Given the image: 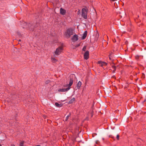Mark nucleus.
<instances>
[{
  "mask_svg": "<svg viewBox=\"0 0 146 146\" xmlns=\"http://www.w3.org/2000/svg\"><path fill=\"white\" fill-rule=\"evenodd\" d=\"M74 31V30L72 29L69 28L65 33L64 35L67 38H69L70 36L73 34Z\"/></svg>",
  "mask_w": 146,
  "mask_h": 146,
  "instance_id": "obj_1",
  "label": "nucleus"
},
{
  "mask_svg": "<svg viewBox=\"0 0 146 146\" xmlns=\"http://www.w3.org/2000/svg\"><path fill=\"white\" fill-rule=\"evenodd\" d=\"M73 81L72 79L70 78V81L68 84H64L63 85V86L64 87H67L66 88H69V90L71 88V86L73 84Z\"/></svg>",
  "mask_w": 146,
  "mask_h": 146,
  "instance_id": "obj_2",
  "label": "nucleus"
},
{
  "mask_svg": "<svg viewBox=\"0 0 146 146\" xmlns=\"http://www.w3.org/2000/svg\"><path fill=\"white\" fill-rule=\"evenodd\" d=\"M63 50V48L61 46L58 48L54 52L55 54L56 55H59L62 52Z\"/></svg>",
  "mask_w": 146,
  "mask_h": 146,
  "instance_id": "obj_3",
  "label": "nucleus"
},
{
  "mask_svg": "<svg viewBox=\"0 0 146 146\" xmlns=\"http://www.w3.org/2000/svg\"><path fill=\"white\" fill-rule=\"evenodd\" d=\"M87 10L85 8H83L82 10V16L85 19L87 18Z\"/></svg>",
  "mask_w": 146,
  "mask_h": 146,
  "instance_id": "obj_4",
  "label": "nucleus"
},
{
  "mask_svg": "<svg viewBox=\"0 0 146 146\" xmlns=\"http://www.w3.org/2000/svg\"><path fill=\"white\" fill-rule=\"evenodd\" d=\"M98 64L100 65V66L102 67L104 69H105V68L104 67L106 66L107 64V63L106 62H103L101 61H98Z\"/></svg>",
  "mask_w": 146,
  "mask_h": 146,
  "instance_id": "obj_5",
  "label": "nucleus"
},
{
  "mask_svg": "<svg viewBox=\"0 0 146 146\" xmlns=\"http://www.w3.org/2000/svg\"><path fill=\"white\" fill-rule=\"evenodd\" d=\"M84 58L85 59H88L89 57V52L87 50L85 51L84 54Z\"/></svg>",
  "mask_w": 146,
  "mask_h": 146,
  "instance_id": "obj_6",
  "label": "nucleus"
},
{
  "mask_svg": "<svg viewBox=\"0 0 146 146\" xmlns=\"http://www.w3.org/2000/svg\"><path fill=\"white\" fill-rule=\"evenodd\" d=\"M71 39L73 42H75L78 40V36L76 35H75L73 36Z\"/></svg>",
  "mask_w": 146,
  "mask_h": 146,
  "instance_id": "obj_7",
  "label": "nucleus"
},
{
  "mask_svg": "<svg viewBox=\"0 0 146 146\" xmlns=\"http://www.w3.org/2000/svg\"><path fill=\"white\" fill-rule=\"evenodd\" d=\"M87 33L88 32L87 31H84L83 34L81 38L82 40H84L86 38L87 35Z\"/></svg>",
  "mask_w": 146,
  "mask_h": 146,
  "instance_id": "obj_8",
  "label": "nucleus"
},
{
  "mask_svg": "<svg viewBox=\"0 0 146 146\" xmlns=\"http://www.w3.org/2000/svg\"><path fill=\"white\" fill-rule=\"evenodd\" d=\"M69 90V88H62L58 90L59 92H65Z\"/></svg>",
  "mask_w": 146,
  "mask_h": 146,
  "instance_id": "obj_9",
  "label": "nucleus"
},
{
  "mask_svg": "<svg viewBox=\"0 0 146 146\" xmlns=\"http://www.w3.org/2000/svg\"><path fill=\"white\" fill-rule=\"evenodd\" d=\"M60 12L61 14L64 15L66 14V11L65 9L61 8L60 9Z\"/></svg>",
  "mask_w": 146,
  "mask_h": 146,
  "instance_id": "obj_10",
  "label": "nucleus"
},
{
  "mask_svg": "<svg viewBox=\"0 0 146 146\" xmlns=\"http://www.w3.org/2000/svg\"><path fill=\"white\" fill-rule=\"evenodd\" d=\"M81 84V82L80 81H79L77 84V87L78 89H79L80 88Z\"/></svg>",
  "mask_w": 146,
  "mask_h": 146,
  "instance_id": "obj_11",
  "label": "nucleus"
},
{
  "mask_svg": "<svg viewBox=\"0 0 146 146\" xmlns=\"http://www.w3.org/2000/svg\"><path fill=\"white\" fill-rule=\"evenodd\" d=\"M55 106L57 107H60L62 106L61 104H59L58 103L56 102L55 103Z\"/></svg>",
  "mask_w": 146,
  "mask_h": 146,
  "instance_id": "obj_12",
  "label": "nucleus"
},
{
  "mask_svg": "<svg viewBox=\"0 0 146 146\" xmlns=\"http://www.w3.org/2000/svg\"><path fill=\"white\" fill-rule=\"evenodd\" d=\"M112 68L113 69V73L115 72V71L116 70V66L114 65L112 66Z\"/></svg>",
  "mask_w": 146,
  "mask_h": 146,
  "instance_id": "obj_13",
  "label": "nucleus"
},
{
  "mask_svg": "<svg viewBox=\"0 0 146 146\" xmlns=\"http://www.w3.org/2000/svg\"><path fill=\"white\" fill-rule=\"evenodd\" d=\"M75 100V98H72L71 100H70L69 102L68 103L69 104H71Z\"/></svg>",
  "mask_w": 146,
  "mask_h": 146,
  "instance_id": "obj_14",
  "label": "nucleus"
},
{
  "mask_svg": "<svg viewBox=\"0 0 146 146\" xmlns=\"http://www.w3.org/2000/svg\"><path fill=\"white\" fill-rule=\"evenodd\" d=\"M86 46H84L82 48V51H85L86 50Z\"/></svg>",
  "mask_w": 146,
  "mask_h": 146,
  "instance_id": "obj_15",
  "label": "nucleus"
},
{
  "mask_svg": "<svg viewBox=\"0 0 146 146\" xmlns=\"http://www.w3.org/2000/svg\"><path fill=\"white\" fill-rule=\"evenodd\" d=\"M70 114H69V115H67L66 116V119L65 120V121H66L68 120V118L69 117V116H70Z\"/></svg>",
  "mask_w": 146,
  "mask_h": 146,
  "instance_id": "obj_16",
  "label": "nucleus"
},
{
  "mask_svg": "<svg viewBox=\"0 0 146 146\" xmlns=\"http://www.w3.org/2000/svg\"><path fill=\"white\" fill-rule=\"evenodd\" d=\"M51 59L52 61L53 62H55L56 61V60L54 58H52Z\"/></svg>",
  "mask_w": 146,
  "mask_h": 146,
  "instance_id": "obj_17",
  "label": "nucleus"
},
{
  "mask_svg": "<svg viewBox=\"0 0 146 146\" xmlns=\"http://www.w3.org/2000/svg\"><path fill=\"white\" fill-rule=\"evenodd\" d=\"M24 142L23 141L21 142L20 144V146H23Z\"/></svg>",
  "mask_w": 146,
  "mask_h": 146,
  "instance_id": "obj_18",
  "label": "nucleus"
},
{
  "mask_svg": "<svg viewBox=\"0 0 146 146\" xmlns=\"http://www.w3.org/2000/svg\"><path fill=\"white\" fill-rule=\"evenodd\" d=\"M119 135H117V136H116V138L118 140L119 139Z\"/></svg>",
  "mask_w": 146,
  "mask_h": 146,
  "instance_id": "obj_19",
  "label": "nucleus"
},
{
  "mask_svg": "<svg viewBox=\"0 0 146 146\" xmlns=\"http://www.w3.org/2000/svg\"><path fill=\"white\" fill-rule=\"evenodd\" d=\"M109 59H110V60H111V57H110V56L109 57Z\"/></svg>",
  "mask_w": 146,
  "mask_h": 146,
  "instance_id": "obj_20",
  "label": "nucleus"
},
{
  "mask_svg": "<svg viewBox=\"0 0 146 146\" xmlns=\"http://www.w3.org/2000/svg\"><path fill=\"white\" fill-rule=\"evenodd\" d=\"M11 146H15L14 145H11Z\"/></svg>",
  "mask_w": 146,
  "mask_h": 146,
  "instance_id": "obj_21",
  "label": "nucleus"
},
{
  "mask_svg": "<svg viewBox=\"0 0 146 146\" xmlns=\"http://www.w3.org/2000/svg\"><path fill=\"white\" fill-rule=\"evenodd\" d=\"M19 41H21V40H20H20H19Z\"/></svg>",
  "mask_w": 146,
  "mask_h": 146,
  "instance_id": "obj_22",
  "label": "nucleus"
},
{
  "mask_svg": "<svg viewBox=\"0 0 146 146\" xmlns=\"http://www.w3.org/2000/svg\"><path fill=\"white\" fill-rule=\"evenodd\" d=\"M0 146H2L1 144H0Z\"/></svg>",
  "mask_w": 146,
  "mask_h": 146,
  "instance_id": "obj_23",
  "label": "nucleus"
},
{
  "mask_svg": "<svg viewBox=\"0 0 146 146\" xmlns=\"http://www.w3.org/2000/svg\"><path fill=\"white\" fill-rule=\"evenodd\" d=\"M145 33H146V32Z\"/></svg>",
  "mask_w": 146,
  "mask_h": 146,
  "instance_id": "obj_24",
  "label": "nucleus"
}]
</instances>
